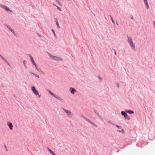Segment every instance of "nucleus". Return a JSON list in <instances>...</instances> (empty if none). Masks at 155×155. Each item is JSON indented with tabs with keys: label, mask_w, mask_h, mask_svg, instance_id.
I'll return each instance as SVG.
<instances>
[{
	"label": "nucleus",
	"mask_w": 155,
	"mask_h": 155,
	"mask_svg": "<svg viewBox=\"0 0 155 155\" xmlns=\"http://www.w3.org/2000/svg\"><path fill=\"white\" fill-rule=\"evenodd\" d=\"M48 92L49 93V94H51V95L54 97L55 98H56L58 100H59L60 101L63 102V99L61 97H60L59 96L55 95L50 90H48Z\"/></svg>",
	"instance_id": "1"
},
{
	"label": "nucleus",
	"mask_w": 155,
	"mask_h": 155,
	"mask_svg": "<svg viewBox=\"0 0 155 155\" xmlns=\"http://www.w3.org/2000/svg\"><path fill=\"white\" fill-rule=\"evenodd\" d=\"M127 37L128 42L131 47L132 49L133 50H135V44L133 41L132 39L131 38H130L128 36H127Z\"/></svg>",
	"instance_id": "2"
},
{
	"label": "nucleus",
	"mask_w": 155,
	"mask_h": 155,
	"mask_svg": "<svg viewBox=\"0 0 155 155\" xmlns=\"http://www.w3.org/2000/svg\"><path fill=\"white\" fill-rule=\"evenodd\" d=\"M48 54L49 56L53 60H54L55 61H62L63 59L61 57H57L55 56H53L51 54L48 53Z\"/></svg>",
	"instance_id": "3"
},
{
	"label": "nucleus",
	"mask_w": 155,
	"mask_h": 155,
	"mask_svg": "<svg viewBox=\"0 0 155 155\" xmlns=\"http://www.w3.org/2000/svg\"><path fill=\"white\" fill-rule=\"evenodd\" d=\"M31 90L35 95L38 98H40L41 97V95L39 94L38 91L36 90L35 87L34 86H33L31 87Z\"/></svg>",
	"instance_id": "4"
},
{
	"label": "nucleus",
	"mask_w": 155,
	"mask_h": 155,
	"mask_svg": "<svg viewBox=\"0 0 155 155\" xmlns=\"http://www.w3.org/2000/svg\"><path fill=\"white\" fill-rule=\"evenodd\" d=\"M0 6L2 8L4 9L7 12H12V11L10 10L7 6L2 5V4H0Z\"/></svg>",
	"instance_id": "5"
},
{
	"label": "nucleus",
	"mask_w": 155,
	"mask_h": 155,
	"mask_svg": "<svg viewBox=\"0 0 155 155\" xmlns=\"http://www.w3.org/2000/svg\"><path fill=\"white\" fill-rule=\"evenodd\" d=\"M4 25L10 31H11L14 35H15V32L13 29H12L11 27H10L9 25H8L6 23L4 24Z\"/></svg>",
	"instance_id": "6"
},
{
	"label": "nucleus",
	"mask_w": 155,
	"mask_h": 155,
	"mask_svg": "<svg viewBox=\"0 0 155 155\" xmlns=\"http://www.w3.org/2000/svg\"><path fill=\"white\" fill-rule=\"evenodd\" d=\"M28 55L29 56L30 58V59L31 60V61L32 63V64L34 66H35V67H36V66H37V65L35 63L34 60L33 58L31 55L30 54H28Z\"/></svg>",
	"instance_id": "7"
},
{
	"label": "nucleus",
	"mask_w": 155,
	"mask_h": 155,
	"mask_svg": "<svg viewBox=\"0 0 155 155\" xmlns=\"http://www.w3.org/2000/svg\"><path fill=\"white\" fill-rule=\"evenodd\" d=\"M62 109H63L64 111L67 113L68 116L71 115H73L72 113L70 110H67L63 108H62Z\"/></svg>",
	"instance_id": "8"
},
{
	"label": "nucleus",
	"mask_w": 155,
	"mask_h": 155,
	"mask_svg": "<svg viewBox=\"0 0 155 155\" xmlns=\"http://www.w3.org/2000/svg\"><path fill=\"white\" fill-rule=\"evenodd\" d=\"M69 91L72 94H74L75 92L77 91L76 89L73 87H70V88Z\"/></svg>",
	"instance_id": "9"
},
{
	"label": "nucleus",
	"mask_w": 155,
	"mask_h": 155,
	"mask_svg": "<svg viewBox=\"0 0 155 155\" xmlns=\"http://www.w3.org/2000/svg\"><path fill=\"white\" fill-rule=\"evenodd\" d=\"M35 67L36 69H37V70L41 74H45V73L44 72L42 71L39 68H38V67L37 66Z\"/></svg>",
	"instance_id": "10"
},
{
	"label": "nucleus",
	"mask_w": 155,
	"mask_h": 155,
	"mask_svg": "<svg viewBox=\"0 0 155 155\" xmlns=\"http://www.w3.org/2000/svg\"><path fill=\"white\" fill-rule=\"evenodd\" d=\"M127 113V112H126V110L125 111H122L121 112V114L122 115L124 116H128Z\"/></svg>",
	"instance_id": "11"
},
{
	"label": "nucleus",
	"mask_w": 155,
	"mask_h": 155,
	"mask_svg": "<svg viewBox=\"0 0 155 155\" xmlns=\"http://www.w3.org/2000/svg\"><path fill=\"white\" fill-rule=\"evenodd\" d=\"M55 21L56 23V25L57 26L58 28H60V27L59 26V25L58 22V19L57 18H55Z\"/></svg>",
	"instance_id": "12"
},
{
	"label": "nucleus",
	"mask_w": 155,
	"mask_h": 155,
	"mask_svg": "<svg viewBox=\"0 0 155 155\" xmlns=\"http://www.w3.org/2000/svg\"><path fill=\"white\" fill-rule=\"evenodd\" d=\"M143 0L144 1V3H145L146 6V7H147V8L148 9L149 8V5H148V2L147 1V0Z\"/></svg>",
	"instance_id": "13"
},
{
	"label": "nucleus",
	"mask_w": 155,
	"mask_h": 155,
	"mask_svg": "<svg viewBox=\"0 0 155 155\" xmlns=\"http://www.w3.org/2000/svg\"><path fill=\"white\" fill-rule=\"evenodd\" d=\"M126 112L127 113H128L130 114H133L134 113V112L133 111H132L131 110H126Z\"/></svg>",
	"instance_id": "14"
},
{
	"label": "nucleus",
	"mask_w": 155,
	"mask_h": 155,
	"mask_svg": "<svg viewBox=\"0 0 155 155\" xmlns=\"http://www.w3.org/2000/svg\"><path fill=\"white\" fill-rule=\"evenodd\" d=\"M8 125L9 126V128L10 129V130H12V127H13V126H12V124L11 123H9Z\"/></svg>",
	"instance_id": "15"
},
{
	"label": "nucleus",
	"mask_w": 155,
	"mask_h": 155,
	"mask_svg": "<svg viewBox=\"0 0 155 155\" xmlns=\"http://www.w3.org/2000/svg\"><path fill=\"white\" fill-rule=\"evenodd\" d=\"M29 73H30L32 74H33L36 77H37V78H39V75L38 74H35V73H34L33 72H30V71L29 72Z\"/></svg>",
	"instance_id": "16"
},
{
	"label": "nucleus",
	"mask_w": 155,
	"mask_h": 155,
	"mask_svg": "<svg viewBox=\"0 0 155 155\" xmlns=\"http://www.w3.org/2000/svg\"><path fill=\"white\" fill-rule=\"evenodd\" d=\"M48 150L49 151L50 153L52 155H56L50 149H48Z\"/></svg>",
	"instance_id": "17"
},
{
	"label": "nucleus",
	"mask_w": 155,
	"mask_h": 155,
	"mask_svg": "<svg viewBox=\"0 0 155 155\" xmlns=\"http://www.w3.org/2000/svg\"><path fill=\"white\" fill-rule=\"evenodd\" d=\"M109 16H110V19H111V20L112 21V22H113V24H115V22H114V19H113V18L112 17V16H111V15H109Z\"/></svg>",
	"instance_id": "18"
},
{
	"label": "nucleus",
	"mask_w": 155,
	"mask_h": 155,
	"mask_svg": "<svg viewBox=\"0 0 155 155\" xmlns=\"http://www.w3.org/2000/svg\"><path fill=\"white\" fill-rule=\"evenodd\" d=\"M85 119L87 120V121H89L90 123H91V124H93L96 127H97V126H96L95 124L94 123H92L91 121H90V120H89L87 119L86 118H85Z\"/></svg>",
	"instance_id": "19"
},
{
	"label": "nucleus",
	"mask_w": 155,
	"mask_h": 155,
	"mask_svg": "<svg viewBox=\"0 0 155 155\" xmlns=\"http://www.w3.org/2000/svg\"><path fill=\"white\" fill-rule=\"evenodd\" d=\"M51 31H52V32H53V34H54V36L55 37V38H56V34H55V32H54V30L53 29H51Z\"/></svg>",
	"instance_id": "20"
},
{
	"label": "nucleus",
	"mask_w": 155,
	"mask_h": 155,
	"mask_svg": "<svg viewBox=\"0 0 155 155\" xmlns=\"http://www.w3.org/2000/svg\"><path fill=\"white\" fill-rule=\"evenodd\" d=\"M25 61H26L25 60H24L23 61V63L24 65L25 66V68L26 69H27V67L26 66V65H25Z\"/></svg>",
	"instance_id": "21"
},
{
	"label": "nucleus",
	"mask_w": 155,
	"mask_h": 155,
	"mask_svg": "<svg viewBox=\"0 0 155 155\" xmlns=\"http://www.w3.org/2000/svg\"><path fill=\"white\" fill-rule=\"evenodd\" d=\"M97 78L101 81L102 80V78L99 75L98 76Z\"/></svg>",
	"instance_id": "22"
},
{
	"label": "nucleus",
	"mask_w": 155,
	"mask_h": 155,
	"mask_svg": "<svg viewBox=\"0 0 155 155\" xmlns=\"http://www.w3.org/2000/svg\"><path fill=\"white\" fill-rule=\"evenodd\" d=\"M56 7H57V8L58 10L59 11H61V9L58 6H56Z\"/></svg>",
	"instance_id": "23"
},
{
	"label": "nucleus",
	"mask_w": 155,
	"mask_h": 155,
	"mask_svg": "<svg viewBox=\"0 0 155 155\" xmlns=\"http://www.w3.org/2000/svg\"><path fill=\"white\" fill-rule=\"evenodd\" d=\"M112 50L114 51V53L116 55L117 54V53L116 50L114 49H112Z\"/></svg>",
	"instance_id": "24"
},
{
	"label": "nucleus",
	"mask_w": 155,
	"mask_h": 155,
	"mask_svg": "<svg viewBox=\"0 0 155 155\" xmlns=\"http://www.w3.org/2000/svg\"><path fill=\"white\" fill-rule=\"evenodd\" d=\"M117 87L118 88H119L120 87H119V84L118 83H117Z\"/></svg>",
	"instance_id": "25"
},
{
	"label": "nucleus",
	"mask_w": 155,
	"mask_h": 155,
	"mask_svg": "<svg viewBox=\"0 0 155 155\" xmlns=\"http://www.w3.org/2000/svg\"><path fill=\"white\" fill-rule=\"evenodd\" d=\"M117 127L119 129H121V126H118V125H117Z\"/></svg>",
	"instance_id": "26"
},
{
	"label": "nucleus",
	"mask_w": 155,
	"mask_h": 155,
	"mask_svg": "<svg viewBox=\"0 0 155 155\" xmlns=\"http://www.w3.org/2000/svg\"><path fill=\"white\" fill-rule=\"evenodd\" d=\"M3 60L6 63H7L8 61L6 60V59L5 58Z\"/></svg>",
	"instance_id": "27"
},
{
	"label": "nucleus",
	"mask_w": 155,
	"mask_h": 155,
	"mask_svg": "<svg viewBox=\"0 0 155 155\" xmlns=\"http://www.w3.org/2000/svg\"><path fill=\"white\" fill-rule=\"evenodd\" d=\"M3 60L6 63H7L8 61L6 60V59L5 58Z\"/></svg>",
	"instance_id": "28"
},
{
	"label": "nucleus",
	"mask_w": 155,
	"mask_h": 155,
	"mask_svg": "<svg viewBox=\"0 0 155 155\" xmlns=\"http://www.w3.org/2000/svg\"><path fill=\"white\" fill-rule=\"evenodd\" d=\"M125 117L126 119L129 120L130 118L129 117Z\"/></svg>",
	"instance_id": "29"
},
{
	"label": "nucleus",
	"mask_w": 155,
	"mask_h": 155,
	"mask_svg": "<svg viewBox=\"0 0 155 155\" xmlns=\"http://www.w3.org/2000/svg\"><path fill=\"white\" fill-rule=\"evenodd\" d=\"M4 146H5V149H6V151H8V149H7V147H6V146L5 145Z\"/></svg>",
	"instance_id": "30"
},
{
	"label": "nucleus",
	"mask_w": 155,
	"mask_h": 155,
	"mask_svg": "<svg viewBox=\"0 0 155 155\" xmlns=\"http://www.w3.org/2000/svg\"><path fill=\"white\" fill-rule=\"evenodd\" d=\"M58 0H55V1H56L57 2H58V4H60V2H59V1H58Z\"/></svg>",
	"instance_id": "31"
},
{
	"label": "nucleus",
	"mask_w": 155,
	"mask_h": 155,
	"mask_svg": "<svg viewBox=\"0 0 155 155\" xmlns=\"http://www.w3.org/2000/svg\"><path fill=\"white\" fill-rule=\"evenodd\" d=\"M37 34L40 37H41V35H40V34H39L38 33H37Z\"/></svg>",
	"instance_id": "32"
},
{
	"label": "nucleus",
	"mask_w": 155,
	"mask_h": 155,
	"mask_svg": "<svg viewBox=\"0 0 155 155\" xmlns=\"http://www.w3.org/2000/svg\"><path fill=\"white\" fill-rule=\"evenodd\" d=\"M153 24L154 25V26L155 27V21H153Z\"/></svg>",
	"instance_id": "33"
},
{
	"label": "nucleus",
	"mask_w": 155,
	"mask_h": 155,
	"mask_svg": "<svg viewBox=\"0 0 155 155\" xmlns=\"http://www.w3.org/2000/svg\"><path fill=\"white\" fill-rule=\"evenodd\" d=\"M6 64H7L8 66H10V64H9V63L8 62H7V63H6Z\"/></svg>",
	"instance_id": "34"
},
{
	"label": "nucleus",
	"mask_w": 155,
	"mask_h": 155,
	"mask_svg": "<svg viewBox=\"0 0 155 155\" xmlns=\"http://www.w3.org/2000/svg\"><path fill=\"white\" fill-rule=\"evenodd\" d=\"M1 87H4V84H1Z\"/></svg>",
	"instance_id": "35"
},
{
	"label": "nucleus",
	"mask_w": 155,
	"mask_h": 155,
	"mask_svg": "<svg viewBox=\"0 0 155 155\" xmlns=\"http://www.w3.org/2000/svg\"><path fill=\"white\" fill-rule=\"evenodd\" d=\"M1 58L3 60L5 58L2 56Z\"/></svg>",
	"instance_id": "36"
},
{
	"label": "nucleus",
	"mask_w": 155,
	"mask_h": 155,
	"mask_svg": "<svg viewBox=\"0 0 155 155\" xmlns=\"http://www.w3.org/2000/svg\"><path fill=\"white\" fill-rule=\"evenodd\" d=\"M133 18H133V16H132L131 17V19H132V20H133V19H134Z\"/></svg>",
	"instance_id": "37"
},
{
	"label": "nucleus",
	"mask_w": 155,
	"mask_h": 155,
	"mask_svg": "<svg viewBox=\"0 0 155 155\" xmlns=\"http://www.w3.org/2000/svg\"><path fill=\"white\" fill-rule=\"evenodd\" d=\"M94 111L95 113L97 114L96 111L95 110H94Z\"/></svg>",
	"instance_id": "38"
},
{
	"label": "nucleus",
	"mask_w": 155,
	"mask_h": 155,
	"mask_svg": "<svg viewBox=\"0 0 155 155\" xmlns=\"http://www.w3.org/2000/svg\"><path fill=\"white\" fill-rule=\"evenodd\" d=\"M2 56L0 54V57H1Z\"/></svg>",
	"instance_id": "39"
},
{
	"label": "nucleus",
	"mask_w": 155,
	"mask_h": 155,
	"mask_svg": "<svg viewBox=\"0 0 155 155\" xmlns=\"http://www.w3.org/2000/svg\"><path fill=\"white\" fill-rule=\"evenodd\" d=\"M97 116H98V115H99V114H98V113H97Z\"/></svg>",
	"instance_id": "40"
},
{
	"label": "nucleus",
	"mask_w": 155,
	"mask_h": 155,
	"mask_svg": "<svg viewBox=\"0 0 155 155\" xmlns=\"http://www.w3.org/2000/svg\"><path fill=\"white\" fill-rule=\"evenodd\" d=\"M117 25H118V22H117Z\"/></svg>",
	"instance_id": "41"
},
{
	"label": "nucleus",
	"mask_w": 155,
	"mask_h": 155,
	"mask_svg": "<svg viewBox=\"0 0 155 155\" xmlns=\"http://www.w3.org/2000/svg\"><path fill=\"white\" fill-rule=\"evenodd\" d=\"M123 130H124L123 129H122V131H123Z\"/></svg>",
	"instance_id": "42"
}]
</instances>
